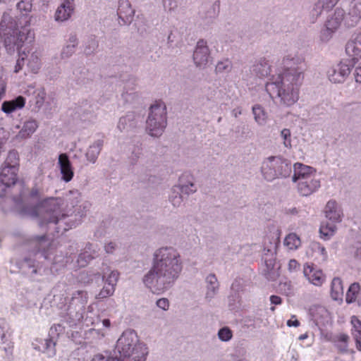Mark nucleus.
<instances>
[{
  "mask_svg": "<svg viewBox=\"0 0 361 361\" xmlns=\"http://www.w3.org/2000/svg\"><path fill=\"white\" fill-rule=\"evenodd\" d=\"M36 240L39 244L38 250L39 252H42L44 257L47 259L48 257L47 252L45 250L44 247L47 245L50 246L51 243L48 242L47 237L45 235L36 237Z\"/></svg>",
  "mask_w": 361,
  "mask_h": 361,
  "instance_id": "nucleus-36",
  "label": "nucleus"
},
{
  "mask_svg": "<svg viewBox=\"0 0 361 361\" xmlns=\"http://www.w3.org/2000/svg\"><path fill=\"white\" fill-rule=\"evenodd\" d=\"M288 326L298 327L300 326V322L297 319L295 315H293L290 319L287 321Z\"/></svg>",
  "mask_w": 361,
  "mask_h": 361,
  "instance_id": "nucleus-50",
  "label": "nucleus"
},
{
  "mask_svg": "<svg viewBox=\"0 0 361 361\" xmlns=\"http://www.w3.org/2000/svg\"><path fill=\"white\" fill-rule=\"evenodd\" d=\"M25 104V99L22 96H18L15 99L3 102L1 110L6 114H11L18 109H22Z\"/></svg>",
  "mask_w": 361,
  "mask_h": 361,
  "instance_id": "nucleus-21",
  "label": "nucleus"
},
{
  "mask_svg": "<svg viewBox=\"0 0 361 361\" xmlns=\"http://www.w3.org/2000/svg\"><path fill=\"white\" fill-rule=\"evenodd\" d=\"M63 204V200L60 197H48L33 207L25 208L24 212L32 217L42 215L43 219L39 222L40 226L47 223L58 224L65 217L61 210Z\"/></svg>",
  "mask_w": 361,
  "mask_h": 361,
  "instance_id": "nucleus-5",
  "label": "nucleus"
},
{
  "mask_svg": "<svg viewBox=\"0 0 361 361\" xmlns=\"http://www.w3.org/2000/svg\"><path fill=\"white\" fill-rule=\"evenodd\" d=\"M64 330L65 328L63 325L60 324H55L51 326L49 331V336L53 337L57 340L59 335L63 333Z\"/></svg>",
  "mask_w": 361,
  "mask_h": 361,
  "instance_id": "nucleus-37",
  "label": "nucleus"
},
{
  "mask_svg": "<svg viewBox=\"0 0 361 361\" xmlns=\"http://www.w3.org/2000/svg\"><path fill=\"white\" fill-rule=\"evenodd\" d=\"M209 59V49L207 42L200 40L194 51L193 60L197 66H202L207 64Z\"/></svg>",
  "mask_w": 361,
  "mask_h": 361,
  "instance_id": "nucleus-12",
  "label": "nucleus"
},
{
  "mask_svg": "<svg viewBox=\"0 0 361 361\" xmlns=\"http://www.w3.org/2000/svg\"><path fill=\"white\" fill-rule=\"evenodd\" d=\"M321 252H322V253L323 255H326V250H325V248H324V247H323L321 248Z\"/></svg>",
  "mask_w": 361,
  "mask_h": 361,
  "instance_id": "nucleus-62",
  "label": "nucleus"
},
{
  "mask_svg": "<svg viewBox=\"0 0 361 361\" xmlns=\"http://www.w3.org/2000/svg\"><path fill=\"white\" fill-rule=\"evenodd\" d=\"M308 337V335L307 334H302L299 336V339L300 340H305Z\"/></svg>",
  "mask_w": 361,
  "mask_h": 361,
  "instance_id": "nucleus-60",
  "label": "nucleus"
},
{
  "mask_svg": "<svg viewBox=\"0 0 361 361\" xmlns=\"http://www.w3.org/2000/svg\"><path fill=\"white\" fill-rule=\"evenodd\" d=\"M74 47V44H73L72 46L68 45L62 51V57H68L69 56V53L73 51Z\"/></svg>",
  "mask_w": 361,
  "mask_h": 361,
  "instance_id": "nucleus-54",
  "label": "nucleus"
},
{
  "mask_svg": "<svg viewBox=\"0 0 361 361\" xmlns=\"http://www.w3.org/2000/svg\"><path fill=\"white\" fill-rule=\"evenodd\" d=\"M360 286L358 283H354L349 287L347 293L345 300L348 303L353 302L356 300L357 295L360 292Z\"/></svg>",
  "mask_w": 361,
  "mask_h": 361,
  "instance_id": "nucleus-30",
  "label": "nucleus"
},
{
  "mask_svg": "<svg viewBox=\"0 0 361 361\" xmlns=\"http://www.w3.org/2000/svg\"><path fill=\"white\" fill-rule=\"evenodd\" d=\"M231 68V62L228 60L220 61L216 66V71L217 73L228 71Z\"/></svg>",
  "mask_w": 361,
  "mask_h": 361,
  "instance_id": "nucleus-42",
  "label": "nucleus"
},
{
  "mask_svg": "<svg viewBox=\"0 0 361 361\" xmlns=\"http://www.w3.org/2000/svg\"><path fill=\"white\" fill-rule=\"evenodd\" d=\"M18 169L2 166L0 171V182L6 187L16 184Z\"/></svg>",
  "mask_w": 361,
  "mask_h": 361,
  "instance_id": "nucleus-13",
  "label": "nucleus"
},
{
  "mask_svg": "<svg viewBox=\"0 0 361 361\" xmlns=\"http://www.w3.org/2000/svg\"><path fill=\"white\" fill-rule=\"evenodd\" d=\"M353 66V65L348 62L341 61L337 65L336 68L329 71V80L334 83L343 82L350 74Z\"/></svg>",
  "mask_w": 361,
  "mask_h": 361,
  "instance_id": "nucleus-10",
  "label": "nucleus"
},
{
  "mask_svg": "<svg viewBox=\"0 0 361 361\" xmlns=\"http://www.w3.org/2000/svg\"><path fill=\"white\" fill-rule=\"evenodd\" d=\"M32 4L30 0H21L17 4V8L23 15H27L32 10Z\"/></svg>",
  "mask_w": 361,
  "mask_h": 361,
  "instance_id": "nucleus-35",
  "label": "nucleus"
},
{
  "mask_svg": "<svg viewBox=\"0 0 361 361\" xmlns=\"http://www.w3.org/2000/svg\"><path fill=\"white\" fill-rule=\"evenodd\" d=\"M325 214L326 218L334 222H339L341 221V209L334 200H330L327 202L325 207Z\"/></svg>",
  "mask_w": 361,
  "mask_h": 361,
  "instance_id": "nucleus-19",
  "label": "nucleus"
},
{
  "mask_svg": "<svg viewBox=\"0 0 361 361\" xmlns=\"http://www.w3.org/2000/svg\"><path fill=\"white\" fill-rule=\"evenodd\" d=\"M30 31L26 27H21L19 30L17 23L8 13H4L0 22V37L4 39L5 46L7 49H13L16 47L20 54V58L17 60L15 66V73H18L23 68L25 59L28 56L23 51L21 53V48L23 43L27 39V34Z\"/></svg>",
  "mask_w": 361,
  "mask_h": 361,
  "instance_id": "nucleus-3",
  "label": "nucleus"
},
{
  "mask_svg": "<svg viewBox=\"0 0 361 361\" xmlns=\"http://www.w3.org/2000/svg\"><path fill=\"white\" fill-rule=\"evenodd\" d=\"M349 14L355 18V21L361 18V0L353 1Z\"/></svg>",
  "mask_w": 361,
  "mask_h": 361,
  "instance_id": "nucleus-33",
  "label": "nucleus"
},
{
  "mask_svg": "<svg viewBox=\"0 0 361 361\" xmlns=\"http://www.w3.org/2000/svg\"><path fill=\"white\" fill-rule=\"evenodd\" d=\"M166 126V107L161 101H157L150 107L147 120V130L151 136H160Z\"/></svg>",
  "mask_w": 361,
  "mask_h": 361,
  "instance_id": "nucleus-6",
  "label": "nucleus"
},
{
  "mask_svg": "<svg viewBox=\"0 0 361 361\" xmlns=\"http://www.w3.org/2000/svg\"><path fill=\"white\" fill-rule=\"evenodd\" d=\"M0 339L2 341V349L5 352L6 356L9 358L13 355L14 344L11 341V334L4 330V327L0 326Z\"/></svg>",
  "mask_w": 361,
  "mask_h": 361,
  "instance_id": "nucleus-20",
  "label": "nucleus"
},
{
  "mask_svg": "<svg viewBox=\"0 0 361 361\" xmlns=\"http://www.w3.org/2000/svg\"><path fill=\"white\" fill-rule=\"evenodd\" d=\"M157 305L164 310H166L169 309V302L168 300V299L166 298H160L157 301Z\"/></svg>",
  "mask_w": 361,
  "mask_h": 361,
  "instance_id": "nucleus-47",
  "label": "nucleus"
},
{
  "mask_svg": "<svg viewBox=\"0 0 361 361\" xmlns=\"http://www.w3.org/2000/svg\"><path fill=\"white\" fill-rule=\"evenodd\" d=\"M6 84L4 80L0 78V101L6 93Z\"/></svg>",
  "mask_w": 361,
  "mask_h": 361,
  "instance_id": "nucleus-52",
  "label": "nucleus"
},
{
  "mask_svg": "<svg viewBox=\"0 0 361 361\" xmlns=\"http://www.w3.org/2000/svg\"><path fill=\"white\" fill-rule=\"evenodd\" d=\"M18 153L16 150H11L8 153L7 157L2 166L18 169Z\"/></svg>",
  "mask_w": 361,
  "mask_h": 361,
  "instance_id": "nucleus-27",
  "label": "nucleus"
},
{
  "mask_svg": "<svg viewBox=\"0 0 361 361\" xmlns=\"http://www.w3.org/2000/svg\"><path fill=\"white\" fill-rule=\"evenodd\" d=\"M320 187V182L314 177H307L298 183V192L302 196H308Z\"/></svg>",
  "mask_w": 361,
  "mask_h": 361,
  "instance_id": "nucleus-11",
  "label": "nucleus"
},
{
  "mask_svg": "<svg viewBox=\"0 0 361 361\" xmlns=\"http://www.w3.org/2000/svg\"><path fill=\"white\" fill-rule=\"evenodd\" d=\"M349 340V336L345 334H341L337 336V342H340L343 344V348L347 347V343Z\"/></svg>",
  "mask_w": 361,
  "mask_h": 361,
  "instance_id": "nucleus-48",
  "label": "nucleus"
},
{
  "mask_svg": "<svg viewBox=\"0 0 361 361\" xmlns=\"http://www.w3.org/2000/svg\"><path fill=\"white\" fill-rule=\"evenodd\" d=\"M313 169L312 167L304 165L301 163H295L294 164V174L293 180L294 182H299L301 180H305L307 177H314Z\"/></svg>",
  "mask_w": 361,
  "mask_h": 361,
  "instance_id": "nucleus-17",
  "label": "nucleus"
},
{
  "mask_svg": "<svg viewBox=\"0 0 361 361\" xmlns=\"http://www.w3.org/2000/svg\"><path fill=\"white\" fill-rule=\"evenodd\" d=\"M71 39V42H75V41H76L75 37H72Z\"/></svg>",
  "mask_w": 361,
  "mask_h": 361,
  "instance_id": "nucleus-63",
  "label": "nucleus"
},
{
  "mask_svg": "<svg viewBox=\"0 0 361 361\" xmlns=\"http://www.w3.org/2000/svg\"><path fill=\"white\" fill-rule=\"evenodd\" d=\"M90 361H120V360H118L116 357L104 356L101 353H97L92 357Z\"/></svg>",
  "mask_w": 361,
  "mask_h": 361,
  "instance_id": "nucleus-45",
  "label": "nucleus"
},
{
  "mask_svg": "<svg viewBox=\"0 0 361 361\" xmlns=\"http://www.w3.org/2000/svg\"><path fill=\"white\" fill-rule=\"evenodd\" d=\"M102 324L104 327L109 329L111 326V322L109 319H104L102 320Z\"/></svg>",
  "mask_w": 361,
  "mask_h": 361,
  "instance_id": "nucleus-59",
  "label": "nucleus"
},
{
  "mask_svg": "<svg viewBox=\"0 0 361 361\" xmlns=\"http://www.w3.org/2000/svg\"><path fill=\"white\" fill-rule=\"evenodd\" d=\"M348 63L355 66L361 59V32L354 35L345 45Z\"/></svg>",
  "mask_w": 361,
  "mask_h": 361,
  "instance_id": "nucleus-8",
  "label": "nucleus"
},
{
  "mask_svg": "<svg viewBox=\"0 0 361 361\" xmlns=\"http://www.w3.org/2000/svg\"><path fill=\"white\" fill-rule=\"evenodd\" d=\"M270 310H271L272 312H274V311L275 310V307H271L270 308Z\"/></svg>",
  "mask_w": 361,
  "mask_h": 361,
  "instance_id": "nucleus-64",
  "label": "nucleus"
},
{
  "mask_svg": "<svg viewBox=\"0 0 361 361\" xmlns=\"http://www.w3.org/2000/svg\"><path fill=\"white\" fill-rule=\"evenodd\" d=\"M270 301L271 304L274 305H280L282 302L281 298L278 295H271L270 297Z\"/></svg>",
  "mask_w": 361,
  "mask_h": 361,
  "instance_id": "nucleus-55",
  "label": "nucleus"
},
{
  "mask_svg": "<svg viewBox=\"0 0 361 361\" xmlns=\"http://www.w3.org/2000/svg\"><path fill=\"white\" fill-rule=\"evenodd\" d=\"M116 245L114 243H109L105 245V250L107 253H112L115 250Z\"/></svg>",
  "mask_w": 361,
  "mask_h": 361,
  "instance_id": "nucleus-57",
  "label": "nucleus"
},
{
  "mask_svg": "<svg viewBox=\"0 0 361 361\" xmlns=\"http://www.w3.org/2000/svg\"><path fill=\"white\" fill-rule=\"evenodd\" d=\"M353 329L352 334L356 342L357 350H361V321L356 317L353 316L350 321Z\"/></svg>",
  "mask_w": 361,
  "mask_h": 361,
  "instance_id": "nucleus-22",
  "label": "nucleus"
},
{
  "mask_svg": "<svg viewBox=\"0 0 361 361\" xmlns=\"http://www.w3.org/2000/svg\"><path fill=\"white\" fill-rule=\"evenodd\" d=\"M355 78L357 82L361 83V66L356 68Z\"/></svg>",
  "mask_w": 361,
  "mask_h": 361,
  "instance_id": "nucleus-56",
  "label": "nucleus"
},
{
  "mask_svg": "<svg viewBox=\"0 0 361 361\" xmlns=\"http://www.w3.org/2000/svg\"><path fill=\"white\" fill-rule=\"evenodd\" d=\"M135 13L128 0H119L117 14L124 23L130 21Z\"/></svg>",
  "mask_w": 361,
  "mask_h": 361,
  "instance_id": "nucleus-16",
  "label": "nucleus"
},
{
  "mask_svg": "<svg viewBox=\"0 0 361 361\" xmlns=\"http://www.w3.org/2000/svg\"><path fill=\"white\" fill-rule=\"evenodd\" d=\"M342 20V15L336 13L326 22V29L331 32H334L341 25Z\"/></svg>",
  "mask_w": 361,
  "mask_h": 361,
  "instance_id": "nucleus-28",
  "label": "nucleus"
},
{
  "mask_svg": "<svg viewBox=\"0 0 361 361\" xmlns=\"http://www.w3.org/2000/svg\"><path fill=\"white\" fill-rule=\"evenodd\" d=\"M281 135L283 139L284 145L286 147H291V140H290V131L289 129L285 128L281 130Z\"/></svg>",
  "mask_w": 361,
  "mask_h": 361,
  "instance_id": "nucleus-44",
  "label": "nucleus"
},
{
  "mask_svg": "<svg viewBox=\"0 0 361 361\" xmlns=\"http://www.w3.org/2000/svg\"><path fill=\"white\" fill-rule=\"evenodd\" d=\"M207 281L210 284L211 287L209 288H211L212 291H214L215 289L218 288L217 279L215 275H209L207 278Z\"/></svg>",
  "mask_w": 361,
  "mask_h": 361,
  "instance_id": "nucleus-46",
  "label": "nucleus"
},
{
  "mask_svg": "<svg viewBox=\"0 0 361 361\" xmlns=\"http://www.w3.org/2000/svg\"><path fill=\"white\" fill-rule=\"evenodd\" d=\"M218 336L222 341H228L232 338L233 332L228 327H223L219 331Z\"/></svg>",
  "mask_w": 361,
  "mask_h": 361,
  "instance_id": "nucleus-38",
  "label": "nucleus"
},
{
  "mask_svg": "<svg viewBox=\"0 0 361 361\" xmlns=\"http://www.w3.org/2000/svg\"><path fill=\"white\" fill-rule=\"evenodd\" d=\"M116 350L120 361H146L148 348L145 344L139 343L136 334L126 331L118 339Z\"/></svg>",
  "mask_w": 361,
  "mask_h": 361,
  "instance_id": "nucleus-4",
  "label": "nucleus"
},
{
  "mask_svg": "<svg viewBox=\"0 0 361 361\" xmlns=\"http://www.w3.org/2000/svg\"><path fill=\"white\" fill-rule=\"evenodd\" d=\"M163 2L164 7L170 11L176 7V0H163Z\"/></svg>",
  "mask_w": 361,
  "mask_h": 361,
  "instance_id": "nucleus-49",
  "label": "nucleus"
},
{
  "mask_svg": "<svg viewBox=\"0 0 361 361\" xmlns=\"http://www.w3.org/2000/svg\"><path fill=\"white\" fill-rule=\"evenodd\" d=\"M252 112L255 116V121L259 124H263L267 120V114L264 111L263 108L259 105H255L252 107Z\"/></svg>",
  "mask_w": 361,
  "mask_h": 361,
  "instance_id": "nucleus-32",
  "label": "nucleus"
},
{
  "mask_svg": "<svg viewBox=\"0 0 361 361\" xmlns=\"http://www.w3.org/2000/svg\"><path fill=\"white\" fill-rule=\"evenodd\" d=\"M288 73H292L291 69L289 71L285 69L283 60L280 68H278L277 75H271V81L266 84V90L271 98H279L281 90L283 87L281 80L284 79L286 74Z\"/></svg>",
  "mask_w": 361,
  "mask_h": 361,
  "instance_id": "nucleus-7",
  "label": "nucleus"
},
{
  "mask_svg": "<svg viewBox=\"0 0 361 361\" xmlns=\"http://www.w3.org/2000/svg\"><path fill=\"white\" fill-rule=\"evenodd\" d=\"M94 257L88 255L87 252L80 254L78 258V263L80 267H85L87 264L93 259Z\"/></svg>",
  "mask_w": 361,
  "mask_h": 361,
  "instance_id": "nucleus-43",
  "label": "nucleus"
},
{
  "mask_svg": "<svg viewBox=\"0 0 361 361\" xmlns=\"http://www.w3.org/2000/svg\"><path fill=\"white\" fill-rule=\"evenodd\" d=\"M273 161H275L274 164V176L276 177H286L288 176L291 172V166L286 160L281 158H272Z\"/></svg>",
  "mask_w": 361,
  "mask_h": 361,
  "instance_id": "nucleus-18",
  "label": "nucleus"
},
{
  "mask_svg": "<svg viewBox=\"0 0 361 361\" xmlns=\"http://www.w3.org/2000/svg\"><path fill=\"white\" fill-rule=\"evenodd\" d=\"M283 64L285 69H291L292 73L286 74L284 79L281 80L283 87L279 98L283 104L291 106L298 99V87L304 79V72L307 70V66L303 58H290L289 56L283 58Z\"/></svg>",
  "mask_w": 361,
  "mask_h": 361,
  "instance_id": "nucleus-2",
  "label": "nucleus"
},
{
  "mask_svg": "<svg viewBox=\"0 0 361 361\" xmlns=\"http://www.w3.org/2000/svg\"><path fill=\"white\" fill-rule=\"evenodd\" d=\"M57 340L53 337L49 336L44 340V346L43 352L47 353L49 356H54L56 355V345Z\"/></svg>",
  "mask_w": 361,
  "mask_h": 361,
  "instance_id": "nucleus-31",
  "label": "nucleus"
},
{
  "mask_svg": "<svg viewBox=\"0 0 361 361\" xmlns=\"http://www.w3.org/2000/svg\"><path fill=\"white\" fill-rule=\"evenodd\" d=\"M336 230V227L332 223H326L322 224L319 228L321 238L324 240H328L331 237Z\"/></svg>",
  "mask_w": 361,
  "mask_h": 361,
  "instance_id": "nucleus-26",
  "label": "nucleus"
},
{
  "mask_svg": "<svg viewBox=\"0 0 361 361\" xmlns=\"http://www.w3.org/2000/svg\"><path fill=\"white\" fill-rule=\"evenodd\" d=\"M99 153V149L97 147L94 146V145L90 146L86 153V157L90 162L94 163V162H95Z\"/></svg>",
  "mask_w": 361,
  "mask_h": 361,
  "instance_id": "nucleus-41",
  "label": "nucleus"
},
{
  "mask_svg": "<svg viewBox=\"0 0 361 361\" xmlns=\"http://www.w3.org/2000/svg\"><path fill=\"white\" fill-rule=\"evenodd\" d=\"M73 1L74 0H65L63 3L58 7L55 13L56 20L64 21L71 17L74 10Z\"/></svg>",
  "mask_w": 361,
  "mask_h": 361,
  "instance_id": "nucleus-15",
  "label": "nucleus"
},
{
  "mask_svg": "<svg viewBox=\"0 0 361 361\" xmlns=\"http://www.w3.org/2000/svg\"><path fill=\"white\" fill-rule=\"evenodd\" d=\"M37 128V123L35 121L25 122L19 132V136L23 138L30 137Z\"/></svg>",
  "mask_w": 361,
  "mask_h": 361,
  "instance_id": "nucleus-25",
  "label": "nucleus"
},
{
  "mask_svg": "<svg viewBox=\"0 0 361 361\" xmlns=\"http://www.w3.org/2000/svg\"><path fill=\"white\" fill-rule=\"evenodd\" d=\"M30 196L32 198H39L41 196L39 190L36 187L32 188L30 192Z\"/></svg>",
  "mask_w": 361,
  "mask_h": 361,
  "instance_id": "nucleus-53",
  "label": "nucleus"
},
{
  "mask_svg": "<svg viewBox=\"0 0 361 361\" xmlns=\"http://www.w3.org/2000/svg\"><path fill=\"white\" fill-rule=\"evenodd\" d=\"M59 164L62 174V179L69 182L73 177V171L68 155L65 153L59 156Z\"/></svg>",
  "mask_w": 361,
  "mask_h": 361,
  "instance_id": "nucleus-14",
  "label": "nucleus"
},
{
  "mask_svg": "<svg viewBox=\"0 0 361 361\" xmlns=\"http://www.w3.org/2000/svg\"><path fill=\"white\" fill-rule=\"evenodd\" d=\"M284 245L289 250H295L300 245V239L296 234L290 233L286 237Z\"/></svg>",
  "mask_w": 361,
  "mask_h": 361,
  "instance_id": "nucleus-29",
  "label": "nucleus"
},
{
  "mask_svg": "<svg viewBox=\"0 0 361 361\" xmlns=\"http://www.w3.org/2000/svg\"><path fill=\"white\" fill-rule=\"evenodd\" d=\"M115 288L112 286H109L104 283L102 289L97 295V299H105L114 294Z\"/></svg>",
  "mask_w": 361,
  "mask_h": 361,
  "instance_id": "nucleus-34",
  "label": "nucleus"
},
{
  "mask_svg": "<svg viewBox=\"0 0 361 361\" xmlns=\"http://www.w3.org/2000/svg\"><path fill=\"white\" fill-rule=\"evenodd\" d=\"M288 266L289 271H293L297 270L299 268L300 264L295 259H290Z\"/></svg>",
  "mask_w": 361,
  "mask_h": 361,
  "instance_id": "nucleus-51",
  "label": "nucleus"
},
{
  "mask_svg": "<svg viewBox=\"0 0 361 361\" xmlns=\"http://www.w3.org/2000/svg\"><path fill=\"white\" fill-rule=\"evenodd\" d=\"M119 278V273L117 271H111L104 281V283L116 288Z\"/></svg>",
  "mask_w": 361,
  "mask_h": 361,
  "instance_id": "nucleus-40",
  "label": "nucleus"
},
{
  "mask_svg": "<svg viewBox=\"0 0 361 361\" xmlns=\"http://www.w3.org/2000/svg\"><path fill=\"white\" fill-rule=\"evenodd\" d=\"M253 71L256 75L259 78H265L271 75V66L268 62L263 59L254 66Z\"/></svg>",
  "mask_w": 361,
  "mask_h": 361,
  "instance_id": "nucleus-23",
  "label": "nucleus"
},
{
  "mask_svg": "<svg viewBox=\"0 0 361 361\" xmlns=\"http://www.w3.org/2000/svg\"><path fill=\"white\" fill-rule=\"evenodd\" d=\"M97 46L98 45H97V42H95V40H94V39H92L91 42H90V44L89 46V47L86 48L85 50V53L87 54H90V52H91L90 50V48H92L93 49H94L95 48L97 47Z\"/></svg>",
  "mask_w": 361,
  "mask_h": 361,
  "instance_id": "nucleus-58",
  "label": "nucleus"
},
{
  "mask_svg": "<svg viewBox=\"0 0 361 361\" xmlns=\"http://www.w3.org/2000/svg\"><path fill=\"white\" fill-rule=\"evenodd\" d=\"M188 185H183V186L181 187V190H182V192H187V191H188Z\"/></svg>",
  "mask_w": 361,
  "mask_h": 361,
  "instance_id": "nucleus-61",
  "label": "nucleus"
},
{
  "mask_svg": "<svg viewBox=\"0 0 361 361\" xmlns=\"http://www.w3.org/2000/svg\"><path fill=\"white\" fill-rule=\"evenodd\" d=\"M303 273L308 281L316 286H321L326 281V276L322 270L314 264H306Z\"/></svg>",
  "mask_w": 361,
  "mask_h": 361,
  "instance_id": "nucleus-9",
  "label": "nucleus"
},
{
  "mask_svg": "<svg viewBox=\"0 0 361 361\" xmlns=\"http://www.w3.org/2000/svg\"><path fill=\"white\" fill-rule=\"evenodd\" d=\"M181 270L178 252L173 247H162L155 252L152 267L143 283L153 293L159 294L176 281Z\"/></svg>",
  "mask_w": 361,
  "mask_h": 361,
  "instance_id": "nucleus-1",
  "label": "nucleus"
},
{
  "mask_svg": "<svg viewBox=\"0 0 361 361\" xmlns=\"http://www.w3.org/2000/svg\"><path fill=\"white\" fill-rule=\"evenodd\" d=\"M343 294V283L340 278H334L331 284V295L334 300H338Z\"/></svg>",
  "mask_w": 361,
  "mask_h": 361,
  "instance_id": "nucleus-24",
  "label": "nucleus"
},
{
  "mask_svg": "<svg viewBox=\"0 0 361 361\" xmlns=\"http://www.w3.org/2000/svg\"><path fill=\"white\" fill-rule=\"evenodd\" d=\"M39 59L37 54L32 53L30 56V59H28V66L31 70L36 73L39 68Z\"/></svg>",
  "mask_w": 361,
  "mask_h": 361,
  "instance_id": "nucleus-39",
  "label": "nucleus"
}]
</instances>
